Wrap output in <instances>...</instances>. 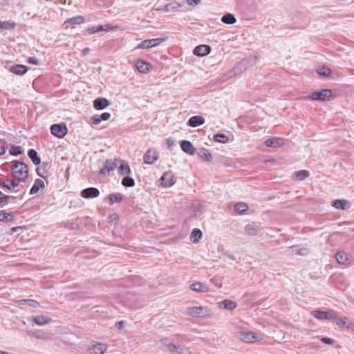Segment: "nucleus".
Here are the masks:
<instances>
[{
    "mask_svg": "<svg viewBox=\"0 0 354 354\" xmlns=\"http://www.w3.org/2000/svg\"><path fill=\"white\" fill-rule=\"evenodd\" d=\"M12 176L14 178L22 180L24 181L28 178V170L27 165L24 163L15 161L11 167Z\"/></svg>",
    "mask_w": 354,
    "mask_h": 354,
    "instance_id": "f257e3e1",
    "label": "nucleus"
},
{
    "mask_svg": "<svg viewBox=\"0 0 354 354\" xmlns=\"http://www.w3.org/2000/svg\"><path fill=\"white\" fill-rule=\"evenodd\" d=\"M186 313L189 316L195 317H206L211 315V311L205 306L187 307Z\"/></svg>",
    "mask_w": 354,
    "mask_h": 354,
    "instance_id": "f03ea898",
    "label": "nucleus"
},
{
    "mask_svg": "<svg viewBox=\"0 0 354 354\" xmlns=\"http://www.w3.org/2000/svg\"><path fill=\"white\" fill-rule=\"evenodd\" d=\"M237 337L241 341L247 343H255L263 339L261 334L252 331L239 332L237 334Z\"/></svg>",
    "mask_w": 354,
    "mask_h": 354,
    "instance_id": "7ed1b4c3",
    "label": "nucleus"
},
{
    "mask_svg": "<svg viewBox=\"0 0 354 354\" xmlns=\"http://www.w3.org/2000/svg\"><path fill=\"white\" fill-rule=\"evenodd\" d=\"M333 91L330 89H322L320 91L313 92L309 96L306 97V99L324 102L328 101L330 100Z\"/></svg>",
    "mask_w": 354,
    "mask_h": 354,
    "instance_id": "20e7f679",
    "label": "nucleus"
},
{
    "mask_svg": "<svg viewBox=\"0 0 354 354\" xmlns=\"http://www.w3.org/2000/svg\"><path fill=\"white\" fill-rule=\"evenodd\" d=\"M51 133L57 137L63 138L68 132L67 127L64 123L55 124L50 127Z\"/></svg>",
    "mask_w": 354,
    "mask_h": 354,
    "instance_id": "39448f33",
    "label": "nucleus"
},
{
    "mask_svg": "<svg viewBox=\"0 0 354 354\" xmlns=\"http://www.w3.org/2000/svg\"><path fill=\"white\" fill-rule=\"evenodd\" d=\"M159 158L158 151L154 148L149 149L143 156V160L145 164L152 165Z\"/></svg>",
    "mask_w": 354,
    "mask_h": 354,
    "instance_id": "423d86ee",
    "label": "nucleus"
},
{
    "mask_svg": "<svg viewBox=\"0 0 354 354\" xmlns=\"http://www.w3.org/2000/svg\"><path fill=\"white\" fill-rule=\"evenodd\" d=\"M333 322L338 326L339 328H353L354 324L353 322L347 317H339L336 315L335 313L333 318Z\"/></svg>",
    "mask_w": 354,
    "mask_h": 354,
    "instance_id": "0eeeda50",
    "label": "nucleus"
},
{
    "mask_svg": "<svg viewBox=\"0 0 354 354\" xmlns=\"http://www.w3.org/2000/svg\"><path fill=\"white\" fill-rule=\"evenodd\" d=\"M165 39L160 38L147 39L140 43L138 45L137 48H149L154 47L159 45Z\"/></svg>",
    "mask_w": 354,
    "mask_h": 354,
    "instance_id": "6e6552de",
    "label": "nucleus"
},
{
    "mask_svg": "<svg viewBox=\"0 0 354 354\" xmlns=\"http://www.w3.org/2000/svg\"><path fill=\"white\" fill-rule=\"evenodd\" d=\"M100 191L95 187H88L83 189L80 196L84 198H94L98 197Z\"/></svg>",
    "mask_w": 354,
    "mask_h": 354,
    "instance_id": "1a4fd4ad",
    "label": "nucleus"
},
{
    "mask_svg": "<svg viewBox=\"0 0 354 354\" xmlns=\"http://www.w3.org/2000/svg\"><path fill=\"white\" fill-rule=\"evenodd\" d=\"M311 315L315 318L320 320L325 319H332L335 315V312H328V311H322V310H313L311 313Z\"/></svg>",
    "mask_w": 354,
    "mask_h": 354,
    "instance_id": "9d476101",
    "label": "nucleus"
},
{
    "mask_svg": "<svg viewBox=\"0 0 354 354\" xmlns=\"http://www.w3.org/2000/svg\"><path fill=\"white\" fill-rule=\"evenodd\" d=\"M161 185L165 187H169L175 183L174 176L171 172H165L162 176Z\"/></svg>",
    "mask_w": 354,
    "mask_h": 354,
    "instance_id": "9b49d317",
    "label": "nucleus"
},
{
    "mask_svg": "<svg viewBox=\"0 0 354 354\" xmlns=\"http://www.w3.org/2000/svg\"><path fill=\"white\" fill-rule=\"evenodd\" d=\"M107 350V346L103 343H96L88 349L90 354H104Z\"/></svg>",
    "mask_w": 354,
    "mask_h": 354,
    "instance_id": "f8f14e48",
    "label": "nucleus"
},
{
    "mask_svg": "<svg viewBox=\"0 0 354 354\" xmlns=\"http://www.w3.org/2000/svg\"><path fill=\"white\" fill-rule=\"evenodd\" d=\"M211 51V48L208 45H198L193 51V53L197 56L203 57L208 55Z\"/></svg>",
    "mask_w": 354,
    "mask_h": 354,
    "instance_id": "ddd939ff",
    "label": "nucleus"
},
{
    "mask_svg": "<svg viewBox=\"0 0 354 354\" xmlns=\"http://www.w3.org/2000/svg\"><path fill=\"white\" fill-rule=\"evenodd\" d=\"M180 147L185 153L190 156H193L196 152V149L193 145L187 140L181 141Z\"/></svg>",
    "mask_w": 354,
    "mask_h": 354,
    "instance_id": "4468645a",
    "label": "nucleus"
},
{
    "mask_svg": "<svg viewBox=\"0 0 354 354\" xmlns=\"http://www.w3.org/2000/svg\"><path fill=\"white\" fill-rule=\"evenodd\" d=\"M32 321L35 324L42 326L50 323L52 322V319L45 315H37L32 317Z\"/></svg>",
    "mask_w": 354,
    "mask_h": 354,
    "instance_id": "2eb2a0df",
    "label": "nucleus"
},
{
    "mask_svg": "<svg viewBox=\"0 0 354 354\" xmlns=\"http://www.w3.org/2000/svg\"><path fill=\"white\" fill-rule=\"evenodd\" d=\"M109 102L107 99L104 97H98L93 102V107L96 110H102L109 105Z\"/></svg>",
    "mask_w": 354,
    "mask_h": 354,
    "instance_id": "dca6fc26",
    "label": "nucleus"
},
{
    "mask_svg": "<svg viewBox=\"0 0 354 354\" xmlns=\"http://www.w3.org/2000/svg\"><path fill=\"white\" fill-rule=\"evenodd\" d=\"M117 167L116 160H107L104 163V167L101 169L100 173L104 174L115 169Z\"/></svg>",
    "mask_w": 354,
    "mask_h": 354,
    "instance_id": "f3484780",
    "label": "nucleus"
},
{
    "mask_svg": "<svg viewBox=\"0 0 354 354\" xmlns=\"http://www.w3.org/2000/svg\"><path fill=\"white\" fill-rule=\"evenodd\" d=\"M261 231V227L254 223L248 224L245 227V232L249 236L257 235Z\"/></svg>",
    "mask_w": 354,
    "mask_h": 354,
    "instance_id": "a211bd4d",
    "label": "nucleus"
},
{
    "mask_svg": "<svg viewBox=\"0 0 354 354\" xmlns=\"http://www.w3.org/2000/svg\"><path fill=\"white\" fill-rule=\"evenodd\" d=\"M205 123V119L201 115H195L190 118L188 120L187 125L191 127H197Z\"/></svg>",
    "mask_w": 354,
    "mask_h": 354,
    "instance_id": "6ab92c4d",
    "label": "nucleus"
},
{
    "mask_svg": "<svg viewBox=\"0 0 354 354\" xmlns=\"http://www.w3.org/2000/svg\"><path fill=\"white\" fill-rule=\"evenodd\" d=\"M24 182L25 181L22 180H19L12 176V178L9 181L10 189L8 190L15 189V192H19L21 188H23V185L21 183Z\"/></svg>",
    "mask_w": 354,
    "mask_h": 354,
    "instance_id": "aec40b11",
    "label": "nucleus"
},
{
    "mask_svg": "<svg viewBox=\"0 0 354 354\" xmlns=\"http://www.w3.org/2000/svg\"><path fill=\"white\" fill-rule=\"evenodd\" d=\"M160 344L162 348L174 353V350L177 348L176 344H174L168 338H162L160 339Z\"/></svg>",
    "mask_w": 354,
    "mask_h": 354,
    "instance_id": "412c9836",
    "label": "nucleus"
},
{
    "mask_svg": "<svg viewBox=\"0 0 354 354\" xmlns=\"http://www.w3.org/2000/svg\"><path fill=\"white\" fill-rule=\"evenodd\" d=\"M190 289L195 292H207L209 291V287L203 283L196 282L190 285Z\"/></svg>",
    "mask_w": 354,
    "mask_h": 354,
    "instance_id": "4be33fe9",
    "label": "nucleus"
},
{
    "mask_svg": "<svg viewBox=\"0 0 354 354\" xmlns=\"http://www.w3.org/2000/svg\"><path fill=\"white\" fill-rule=\"evenodd\" d=\"M10 71L17 75H23L27 72V67L22 64H16L10 68Z\"/></svg>",
    "mask_w": 354,
    "mask_h": 354,
    "instance_id": "5701e85b",
    "label": "nucleus"
},
{
    "mask_svg": "<svg viewBox=\"0 0 354 354\" xmlns=\"http://www.w3.org/2000/svg\"><path fill=\"white\" fill-rule=\"evenodd\" d=\"M335 258L339 264L348 265L351 263L348 254L344 252H339L337 253Z\"/></svg>",
    "mask_w": 354,
    "mask_h": 354,
    "instance_id": "b1692460",
    "label": "nucleus"
},
{
    "mask_svg": "<svg viewBox=\"0 0 354 354\" xmlns=\"http://www.w3.org/2000/svg\"><path fill=\"white\" fill-rule=\"evenodd\" d=\"M111 118V114L109 113L105 112L102 113L101 115H95L92 117V122L93 124H98L102 121L108 120Z\"/></svg>",
    "mask_w": 354,
    "mask_h": 354,
    "instance_id": "393cba45",
    "label": "nucleus"
},
{
    "mask_svg": "<svg viewBox=\"0 0 354 354\" xmlns=\"http://www.w3.org/2000/svg\"><path fill=\"white\" fill-rule=\"evenodd\" d=\"M136 66L139 72L145 73L149 70L151 64L147 62L139 59L136 62Z\"/></svg>",
    "mask_w": 354,
    "mask_h": 354,
    "instance_id": "a878e982",
    "label": "nucleus"
},
{
    "mask_svg": "<svg viewBox=\"0 0 354 354\" xmlns=\"http://www.w3.org/2000/svg\"><path fill=\"white\" fill-rule=\"evenodd\" d=\"M219 307L226 310H232L237 307V304L235 301L225 299L218 303Z\"/></svg>",
    "mask_w": 354,
    "mask_h": 354,
    "instance_id": "bb28decb",
    "label": "nucleus"
},
{
    "mask_svg": "<svg viewBox=\"0 0 354 354\" xmlns=\"http://www.w3.org/2000/svg\"><path fill=\"white\" fill-rule=\"evenodd\" d=\"M248 66V61L246 59H243L236 66L234 67L233 71L236 75L241 74L247 69Z\"/></svg>",
    "mask_w": 354,
    "mask_h": 354,
    "instance_id": "cd10ccee",
    "label": "nucleus"
},
{
    "mask_svg": "<svg viewBox=\"0 0 354 354\" xmlns=\"http://www.w3.org/2000/svg\"><path fill=\"white\" fill-rule=\"evenodd\" d=\"M131 173L129 164L127 161L122 160L118 168V174L121 176L128 175Z\"/></svg>",
    "mask_w": 354,
    "mask_h": 354,
    "instance_id": "c85d7f7f",
    "label": "nucleus"
},
{
    "mask_svg": "<svg viewBox=\"0 0 354 354\" xmlns=\"http://www.w3.org/2000/svg\"><path fill=\"white\" fill-rule=\"evenodd\" d=\"M84 22V19L82 16L78 15L68 19L64 24L66 28L68 27V25L72 24H81Z\"/></svg>",
    "mask_w": 354,
    "mask_h": 354,
    "instance_id": "c756f323",
    "label": "nucleus"
},
{
    "mask_svg": "<svg viewBox=\"0 0 354 354\" xmlns=\"http://www.w3.org/2000/svg\"><path fill=\"white\" fill-rule=\"evenodd\" d=\"M44 187H45L44 182L42 180L36 179L34 183V185H32V187L30 189V194H35L39 192V190L41 188H44Z\"/></svg>",
    "mask_w": 354,
    "mask_h": 354,
    "instance_id": "7c9ffc66",
    "label": "nucleus"
},
{
    "mask_svg": "<svg viewBox=\"0 0 354 354\" xmlns=\"http://www.w3.org/2000/svg\"><path fill=\"white\" fill-rule=\"evenodd\" d=\"M333 206L336 209L345 210L349 207L348 202L346 200H335Z\"/></svg>",
    "mask_w": 354,
    "mask_h": 354,
    "instance_id": "2f4dec72",
    "label": "nucleus"
},
{
    "mask_svg": "<svg viewBox=\"0 0 354 354\" xmlns=\"http://www.w3.org/2000/svg\"><path fill=\"white\" fill-rule=\"evenodd\" d=\"M198 156L206 162H211L212 160V156L209 151L205 148L200 149Z\"/></svg>",
    "mask_w": 354,
    "mask_h": 354,
    "instance_id": "473e14b6",
    "label": "nucleus"
},
{
    "mask_svg": "<svg viewBox=\"0 0 354 354\" xmlns=\"http://www.w3.org/2000/svg\"><path fill=\"white\" fill-rule=\"evenodd\" d=\"M221 21L225 24H234L236 23V19L234 15L227 13L222 17Z\"/></svg>",
    "mask_w": 354,
    "mask_h": 354,
    "instance_id": "72a5a7b5",
    "label": "nucleus"
},
{
    "mask_svg": "<svg viewBox=\"0 0 354 354\" xmlns=\"http://www.w3.org/2000/svg\"><path fill=\"white\" fill-rule=\"evenodd\" d=\"M28 156L32 160L34 165H37L41 162V160L37 156V152L35 149H30L28 152Z\"/></svg>",
    "mask_w": 354,
    "mask_h": 354,
    "instance_id": "f704fd0d",
    "label": "nucleus"
},
{
    "mask_svg": "<svg viewBox=\"0 0 354 354\" xmlns=\"http://www.w3.org/2000/svg\"><path fill=\"white\" fill-rule=\"evenodd\" d=\"M264 144L266 147H276L281 144V140L277 138H270L266 140Z\"/></svg>",
    "mask_w": 354,
    "mask_h": 354,
    "instance_id": "c9c22d12",
    "label": "nucleus"
},
{
    "mask_svg": "<svg viewBox=\"0 0 354 354\" xmlns=\"http://www.w3.org/2000/svg\"><path fill=\"white\" fill-rule=\"evenodd\" d=\"M14 218V214L11 212H0V221H12Z\"/></svg>",
    "mask_w": 354,
    "mask_h": 354,
    "instance_id": "e433bc0d",
    "label": "nucleus"
},
{
    "mask_svg": "<svg viewBox=\"0 0 354 354\" xmlns=\"http://www.w3.org/2000/svg\"><path fill=\"white\" fill-rule=\"evenodd\" d=\"M202 236V232L197 228L194 229L192 232L190 239L193 243H197Z\"/></svg>",
    "mask_w": 354,
    "mask_h": 354,
    "instance_id": "4c0bfd02",
    "label": "nucleus"
},
{
    "mask_svg": "<svg viewBox=\"0 0 354 354\" xmlns=\"http://www.w3.org/2000/svg\"><path fill=\"white\" fill-rule=\"evenodd\" d=\"M181 6V5L178 3H168V4H166L162 10H164L165 12H171V11H175L177 9H178Z\"/></svg>",
    "mask_w": 354,
    "mask_h": 354,
    "instance_id": "58836bf2",
    "label": "nucleus"
},
{
    "mask_svg": "<svg viewBox=\"0 0 354 354\" xmlns=\"http://www.w3.org/2000/svg\"><path fill=\"white\" fill-rule=\"evenodd\" d=\"M214 141L219 143H227L228 142V138L223 133H216L213 137Z\"/></svg>",
    "mask_w": 354,
    "mask_h": 354,
    "instance_id": "ea45409f",
    "label": "nucleus"
},
{
    "mask_svg": "<svg viewBox=\"0 0 354 354\" xmlns=\"http://www.w3.org/2000/svg\"><path fill=\"white\" fill-rule=\"evenodd\" d=\"M19 304L21 305H28L33 308H37L39 306V302L34 299H21L19 301Z\"/></svg>",
    "mask_w": 354,
    "mask_h": 354,
    "instance_id": "a19ab883",
    "label": "nucleus"
},
{
    "mask_svg": "<svg viewBox=\"0 0 354 354\" xmlns=\"http://www.w3.org/2000/svg\"><path fill=\"white\" fill-rule=\"evenodd\" d=\"M248 209V206L246 203L243 202L237 203L234 205V210L239 213H243Z\"/></svg>",
    "mask_w": 354,
    "mask_h": 354,
    "instance_id": "79ce46f5",
    "label": "nucleus"
},
{
    "mask_svg": "<svg viewBox=\"0 0 354 354\" xmlns=\"http://www.w3.org/2000/svg\"><path fill=\"white\" fill-rule=\"evenodd\" d=\"M122 185L126 187H132L135 185V180L130 176H125L122 180Z\"/></svg>",
    "mask_w": 354,
    "mask_h": 354,
    "instance_id": "37998d69",
    "label": "nucleus"
},
{
    "mask_svg": "<svg viewBox=\"0 0 354 354\" xmlns=\"http://www.w3.org/2000/svg\"><path fill=\"white\" fill-rule=\"evenodd\" d=\"M109 200L111 203H120L123 199V195L120 193L109 194Z\"/></svg>",
    "mask_w": 354,
    "mask_h": 354,
    "instance_id": "c03bdc74",
    "label": "nucleus"
},
{
    "mask_svg": "<svg viewBox=\"0 0 354 354\" xmlns=\"http://www.w3.org/2000/svg\"><path fill=\"white\" fill-rule=\"evenodd\" d=\"M294 176L299 180H304L308 177L309 173L306 170H299L294 173Z\"/></svg>",
    "mask_w": 354,
    "mask_h": 354,
    "instance_id": "a18cd8bd",
    "label": "nucleus"
},
{
    "mask_svg": "<svg viewBox=\"0 0 354 354\" xmlns=\"http://www.w3.org/2000/svg\"><path fill=\"white\" fill-rule=\"evenodd\" d=\"M16 26V24L15 22H10V21H0V28L1 29H5V30H9V29H13Z\"/></svg>",
    "mask_w": 354,
    "mask_h": 354,
    "instance_id": "49530a36",
    "label": "nucleus"
},
{
    "mask_svg": "<svg viewBox=\"0 0 354 354\" xmlns=\"http://www.w3.org/2000/svg\"><path fill=\"white\" fill-rule=\"evenodd\" d=\"M176 347L177 348L176 350H174V353H177V354H192L191 351L187 347L181 346L177 344Z\"/></svg>",
    "mask_w": 354,
    "mask_h": 354,
    "instance_id": "de8ad7c7",
    "label": "nucleus"
},
{
    "mask_svg": "<svg viewBox=\"0 0 354 354\" xmlns=\"http://www.w3.org/2000/svg\"><path fill=\"white\" fill-rule=\"evenodd\" d=\"M317 73L324 77H328L331 73V70L326 66L320 67L317 69Z\"/></svg>",
    "mask_w": 354,
    "mask_h": 354,
    "instance_id": "09e8293b",
    "label": "nucleus"
},
{
    "mask_svg": "<svg viewBox=\"0 0 354 354\" xmlns=\"http://www.w3.org/2000/svg\"><path fill=\"white\" fill-rule=\"evenodd\" d=\"M9 181L10 179L4 176H1L0 177V187L1 188H5L7 190L10 189L9 187Z\"/></svg>",
    "mask_w": 354,
    "mask_h": 354,
    "instance_id": "8fccbe9b",
    "label": "nucleus"
},
{
    "mask_svg": "<svg viewBox=\"0 0 354 354\" xmlns=\"http://www.w3.org/2000/svg\"><path fill=\"white\" fill-rule=\"evenodd\" d=\"M22 153L21 151V147L20 146H11L10 149V153L13 156H17L19 154H21Z\"/></svg>",
    "mask_w": 354,
    "mask_h": 354,
    "instance_id": "3c124183",
    "label": "nucleus"
},
{
    "mask_svg": "<svg viewBox=\"0 0 354 354\" xmlns=\"http://www.w3.org/2000/svg\"><path fill=\"white\" fill-rule=\"evenodd\" d=\"M10 196H8V195H5L2 197L0 196V206L3 207V206L6 205V204H8V201L10 198Z\"/></svg>",
    "mask_w": 354,
    "mask_h": 354,
    "instance_id": "603ef678",
    "label": "nucleus"
},
{
    "mask_svg": "<svg viewBox=\"0 0 354 354\" xmlns=\"http://www.w3.org/2000/svg\"><path fill=\"white\" fill-rule=\"evenodd\" d=\"M321 341L325 344L332 345L334 344L335 341L333 339H330L329 337H322L321 339Z\"/></svg>",
    "mask_w": 354,
    "mask_h": 354,
    "instance_id": "864d4df0",
    "label": "nucleus"
},
{
    "mask_svg": "<svg viewBox=\"0 0 354 354\" xmlns=\"http://www.w3.org/2000/svg\"><path fill=\"white\" fill-rule=\"evenodd\" d=\"M28 62L31 64L37 65L39 64V61L35 57H30L28 59Z\"/></svg>",
    "mask_w": 354,
    "mask_h": 354,
    "instance_id": "5fc2aeb1",
    "label": "nucleus"
},
{
    "mask_svg": "<svg viewBox=\"0 0 354 354\" xmlns=\"http://www.w3.org/2000/svg\"><path fill=\"white\" fill-rule=\"evenodd\" d=\"M118 28H119V26H113L111 24H107V25L104 26V30L105 31H110V30H112L113 29H118Z\"/></svg>",
    "mask_w": 354,
    "mask_h": 354,
    "instance_id": "6e6d98bb",
    "label": "nucleus"
},
{
    "mask_svg": "<svg viewBox=\"0 0 354 354\" xmlns=\"http://www.w3.org/2000/svg\"><path fill=\"white\" fill-rule=\"evenodd\" d=\"M201 2V0H187V3L189 6L198 5Z\"/></svg>",
    "mask_w": 354,
    "mask_h": 354,
    "instance_id": "4d7b16f0",
    "label": "nucleus"
},
{
    "mask_svg": "<svg viewBox=\"0 0 354 354\" xmlns=\"http://www.w3.org/2000/svg\"><path fill=\"white\" fill-rule=\"evenodd\" d=\"M124 322L123 321H119L115 323V326L118 329H122L124 327Z\"/></svg>",
    "mask_w": 354,
    "mask_h": 354,
    "instance_id": "13d9d810",
    "label": "nucleus"
},
{
    "mask_svg": "<svg viewBox=\"0 0 354 354\" xmlns=\"http://www.w3.org/2000/svg\"><path fill=\"white\" fill-rule=\"evenodd\" d=\"M87 30L88 33L94 34L96 32V26L88 27Z\"/></svg>",
    "mask_w": 354,
    "mask_h": 354,
    "instance_id": "bf43d9fd",
    "label": "nucleus"
},
{
    "mask_svg": "<svg viewBox=\"0 0 354 354\" xmlns=\"http://www.w3.org/2000/svg\"><path fill=\"white\" fill-rule=\"evenodd\" d=\"M6 152V148L3 143L0 144V155L4 154Z\"/></svg>",
    "mask_w": 354,
    "mask_h": 354,
    "instance_id": "052dcab7",
    "label": "nucleus"
},
{
    "mask_svg": "<svg viewBox=\"0 0 354 354\" xmlns=\"http://www.w3.org/2000/svg\"><path fill=\"white\" fill-rule=\"evenodd\" d=\"M104 30V26L99 25L96 26V32Z\"/></svg>",
    "mask_w": 354,
    "mask_h": 354,
    "instance_id": "680f3d73",
    "label": "nucleus"
},
{
    "mask_svg": "<svg viewBox=\"0 0 354 354\" xmlns=\"http://www.w3.org/2000/svg\"><path fill=\"white\" fill-rule=\"evenodd\" d=\"M90 51V49L88 48H84L82 50V54L83 56H86Z\"/></svg>",
    "mask_w": 354,
    "mask_h": 354,
    "instance_id": "e2e57ef3",
    "label": "nucleus"
},
{
    "mask_svg": "<svg viewBox=\"0 0 354 354\" xmlns=\"http://www.w3.org/2000/svg\"><path fill=\"white\" fill-rule=\"evenodd\" d=\"M28 334L29 335H32V336H34V337H39V336L36 335V333H32L31 331H28Z\"/></svg>",
    "mask_w": 354,
    "mask_h": 354,
    "instance_id": "0e129e2a",
    "label": "nucleus"
},
{
    "mask_svg": "<svg viewBox=\"0 0 354 354\" xmlns=\"http://www.w3.org/2000/svg\"><path fill=\"white\" fill-rule=\"evenodd\" d=\"M37 172L38 175H39L40 176L43 177V176H41V174H39V169H37Z\"/></svg>",
    "mask_w": 354,
    "mask_h": 354,
    "instance_id": "69168bd1",
    "label": "nucleus"
},
{
    "mask_svg": "<svg viewBox=\"0 0 354 354\" xmlns=\"http://www.w3.org/2000/svg\"><path fill=\"white\" fill-rule=\"evenodd\" d=\"M1 194V192L0 191V195Z\"/></svg>",
    "mask_w": 354,
    "mask_h": 354,
    "instance_id": "338daca9",
    "label": "nucleus"
}]
</instances>
